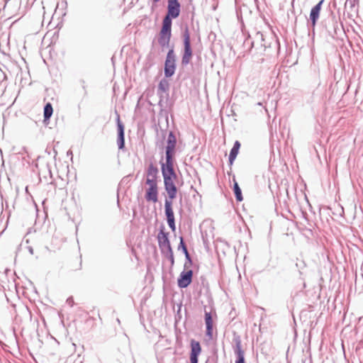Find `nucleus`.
<instances>
[{"label":"nucleus","instance_id":"obj_1","mask_svg":"<svg viewBox=\"0 0 363 363\" xmlns=\"http://www.w3.org/2000/svg\"><path fill=\"white\" fill-rule=\"evenodd\" d=\"M172 19L164 17L162 21V27L160 33L159 43L162 47L169 45L171 38Z\"/></svg>","mask_w":363,"mask_h":363},{"label":"nucleus","instance_id":"obj_2","mask_svg":"<svg viewBox=\"0 0 363 363\" xmlns=\"http://www.w3.org/2000/svg\"><path fill=\"white\" fill-rule=\"evenodd\" d=\"M164 178V189L169 199L173 200L177 196V189L175 182L177 180L176 174L162 175Z\"/></svg>","mask_w":363,"mask_h":363},{"label":"nucleus","instance_id":"obj_3","mask_svg":"<svg viewBox=\"0 0 363 363\" xmlns=\"http://www.w3.org/2000/svg\"><path fill=\"white\" fill-rule=\"evenodd\" d=\"M145 199L156 203L158 201L157 182L149 180L145 182Z\"/></svg>","mask_w":363,"mask_h":363},{"label":"nucleus","instance_id":"obj_4","mask_svg":"<svg viewBox=\"0 0 363 363\" xmlns=\"http://www.w3.org/2000/svg\"><path fill=\"white\" fill-rule=\"evenodd\" d=\"M184 52L182 57V63L188 64L192 57V50L191 48V40H190V34L188 28L184 30Z\"/></svg>","mask_w":363,"mask_h":363},{"label":"nucleus","instance_id":"obj_5","mask_svg":"<svg viewBox=\"0 0 363 363\" xmlns=\"http://www.w3.org/2000/svg\"><path fill=\"white\" fill-rule=\"evenodd\" d=\"M175 72V59L173 50H170L167 55L164 65V75L166 77H172Z\"/></svg>","mask_w":363,"mask_h":363},{"label":"nucleus","instance_id":"obj_6","mask_svg":"<svg viewBox=\"0 0 363 363\" xmlns=\"http://www.w3.org/2000/svg\"><path fill=\"white\" fill-rule=\"evenodd\" d=\"M164 208H165V215L167 216V220L169 228L174 231L176 230L175 223H174V216L172 209V201L171 199L165 200L164 203Z\"/></svg>","mask_w":363,"mask_h":363},{"label":"nucleus","instance_id":"obj_7","mask_svg":"<svg viewBox=\"0 0 363 363\" xmlns=\"http://www.w3.org/2000/svg\"><path fill=\"white\" fill-rule=\"evenodd\" d=\"M180 13V4L178 0H168L167 14L165 17L176 18Z\"/></svg>","mask_w":363,"mask_h":363},{"label":"nucleus","instance_id":"obj_8","mask_svg":"<svg viewBox=\"0 0 363 363\" xmlns=\"http://www.w3.org/2000/svg\"><path fill=\"white\" fill-rule=\"evenodd\" d=\"M201 352V347L198 341L191 340V363H198V357Z\"/></svg>","mask_w":363,"mask_h":363},{"label":"nucleus","instance_id":"obj_9","mask_svg":"<svg viewBox=\"0 0 363 363\" xmlns=\"http://www.w3.org/2000/svg\"><path fill=\"white\" fill-rule=\"evenodd\" d=\"M192 276V270H188L186 272H182L177 281L178 286L180 288L187 287L191 282Z\"/></svg>","mask_w":363,"mask_h":363},{"label":"nucleus","instance_id":"obj_10","mask_svg":"<svg viewBox=\"0 0 363 363\" xmlns=\"http://www.w3.org/2000/svg\"><path fill=\"white\" fill-rule=\"evenodd\" d=\"M173 156V155H166V162L162 164V175L176 174L174 170Z\"/></svg>","mask_w":363,"mask_h":363},{"label":"nucleus","instance_id":"obj_11","mask_svg":"<svg viewBox=\"0 0 363 363\" xmlns=\"http://www.w3.org/2000/svg\"><path fill=\"white\" fill-rule=\"evenodd\" d=\"M324 0L320 1L315 6L311 9L310 13V20L311 21V24L313 27L315 26L317 20L320 16V13L321 11V6Z\"/></svg>","mask_w":363,"mask_h":363},{"label":"nucleus","instance_id":"obj_12","mask_svg":"<svg viewBox=\"0 0 363 363\" xmlns=\"http://www.w3.org/2000/svg\"><path fill=\"white\" fill-rule=\"evenodd\" d=\"M159 245L162 248H167L169 252H172L171 245L168 238V233L160 230L157 235Z\"/></svg>","mask_w":363,"mask_h":363},{"label":"nucleus","instance_id":"obj_13","mask_svg":"<svg viewBox=\"0 0 363 363\" xmlns=\"http://www.w3.org/2000/svg\"><path fill=\"white\" fill-rule=\"evenodd\" d=\"M177 143L175 135L171 132L167 138V144L166 147V155H174V149Z\"/></svg>","mask_w":363,"mask_h":363},{"label":"nucleus","instance_id":"obj_14","mask_svg":"<svg viewBox=\"0 0 363 363\" xmlns=\"http://www.w3.org/2000/svg\"><path fill=\"white\" fill-rule=\"evenodd\" d=\"M157 173L158 169L157 168L154 166L152 164H150L148 167L147 171V177H146V181L148 182L149 180L157 182Z\"/></svg>","mask_w":363,"mask_h":363},{"label":"nucleus","instance_id":"obj_15","mask_svg":"<svg viewBox=\"0 0 363 363\" xmlns=\"http://www.w3.org/2000/svg\"><path fill=\"white\" fill-rule=\"evenodd\" d=\"M240 143L239 141H235L233 148L231 149L229 155V163L230 165L233 164L235 161L240 148Z\"/></svg>","mask_w":363,"mask_h":363},{"label":"nucleus","instance_id":"obj_16","mask_svg":"<svg viewBox=\"0 0 363 363\" xmlns=\"http://www.w3.org/2000/svg\"><path fill=\"white\" fill-rule=\"evenodd\" d=\"M205 322L206 325V334L211 337L213 333V319L211 313L205 312Z\"/></svg>","mask_w":363,"mask_h":363},{"label":"nucleus","instance_id":"obj_17","mask_svg":"<svg viewBox=\"0 0 363 363\" xmlns=\"http://www.w3.org/2000/svg\"><path fill=\"white\" fill-rule=\"evenodd\" d=\"M235 352L237 357L235 363H245L244 357V351L242 350L241 344L240 342H238L236 344Z\"/></svg>","mask_w":363,"mask_h":363},{"label":"nucleus","instance_id":"obj_18","mask_svg":"<svg viewBox=\"0 0 363 363\" xmlns=\"http://www.w3.org/2000/svg\"><path fill=\"white\" fill-rule=\"evenodd\" d=\"M53 113V108L50 103H48L44 107V121H48Z\"/></svg>","mask_w":363,"mask_h":363},{"label":"nucleus","instance_id":"obj_19","mask_svg":"<svg viewBox=\"0 0 363 363\" xmlns=\"http://www.w3.org/2000/svg\"><path fill=\"white\" fill-rule=\"evenodd\" d=\"M233 182H234L233 191H234V194L235 195L236 200L238 201H242L243 200V197L242 195L241 189L235 179H233Z\"/></svg>","mask_w":363,"mask_h":363},{"label":"nucleus","instance_id":"obj_20","mask_svg":"<svg viewBox=\"0 0 363 363\" xmlns=\"http://www.w3.org/2000/svg\"><path fill=\"white\" fill-rule=\"evenodd\" d=\"M168 87V82L166 80H162L159 84V89L162 91H165Z\"/></svg>","mask_w":363,"mask_h":363},{"label":"nucleus","instance_id":"obj_21","mask_svg":"<svg viewBox=\"0 0 363 363\" xmlns=\"http://www.w3.org/2000/svg\"><path fill=\"white\" fill-rule=\"evenodd\" d=\"M118 145L119 149H122L124 147V135H123L122 134L121 135H118Z\"/></svg>","mask_w":363,"mask_h":363},{"label":"nucleus","instance_id":"obj_22","mask_svg":"<svg viewBox=\"0 0 363 363\" xmlns=\"http://www.w3.org/2000/svg\"><path fill=\"white\" fill-rule=\"evenodd\" d=\"M124 128H123V124L120 122V121L118 120V135H121V134L123 135H124V130H123Z\"/></svg>","mask_w":363,"mask_h":363},{"label":"nucleus","instance_id":"obj_23","mask_svg":"<svg viewBox=\"0 0 363 363\" xmlns=\"http://www.w3.org/2000/svg\"><path fill=\"white\" fill-rule=\"evenodd\" d=\"M180 246H181V247H182L183 251L185 253L186 256L187 257H189L188 250H187L186 247V245H185V244H184V242L183 241V238H180Z\"/></svg>","mask_w":363,"mask_h":363},{"label":"nucleus","instance_id":"obj_24","mask_svg":"<svg viewBox=\"0 0 363 363\" xmlns=\"http://www.w3.org/2000/svg\"><path fill=\"white\" fill-rule=\"evenodd\" d=\"M155 3H157V1H159L160 0H153Z\"/></svg>","mask_w":363,"mask_h":363}]
</instances>
